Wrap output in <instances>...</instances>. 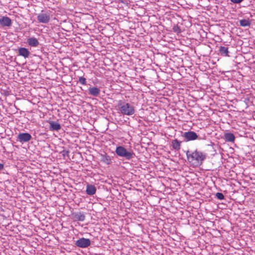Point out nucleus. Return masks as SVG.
I'll return each instance as SVG.
<instances>
[{"label": "nucleus", "mask_w": 255, "mask_h": 255, "mask_svg": "<svg viewBox=\"0 0 255 255\" xmlns=\"http://www.w3.org/2000/svg\"><path fill=\"white\" fill-rule=\"evenodd\" d=\"M186 156L188 161L193 165L198 166L202 164L207 157V154L197 149L194 151L187 150Z\"/></svg>", "instance_id": "1"}, {"label": "nucleus", "mask_w": 255, "mask_h": 255, "mask_svg": "<svg viewBox=\"0 0 255 255\" xmlns=\"http://www.w3.org/2000/svg\"><path fill=\"white\" fill-rule=\"evenodd\" d=\"M118 107L120 113L127 116H131L134 114L135 107L125 101H119L118 104Z\"/></svg>", "instance_id": "2"}, {"label": "nucleus", "mask_w": 255, "mask_h": 255, "mask_svg": "<svg viewBox=\"0 0 255 255\" xmlns=\"http://www.w3.org/2000/svg\"><path fill=\"white\" fill-rule=\"evenodd\" d=\"M115 152L117 155L120 157H124L126 160H130L135 156V153L132 151L127 150L123 146H117Z\"/></svg>", "instance_id": "3"}, {"label": "nucleus", "mask_w": 255, "mask_h": 255, "mask_svg": "<svg viewBox=\"0 0 255 255\" xmlns=\"http://www.w3.org/2000/svg\"><path fill=\"white\" fill-rule=\"evenodd\" d=\"M51 11L50 10H42L41 12L37 14V20L39 23H48L51 19Z\"/></svg>", "instance_id": "4"}, {"label": "nucleus", "mask_w": 255, "mask_h": 255, "mask_svg": "<svg viewBox=\"0 0 255 255\" xmlns=\"http://www.w3.org/2000/svg\"><path fill=\"white\" fill-rule=\"evenodd\" d=\"M91 245V241L89 239L82 238L77 240L75 245L81 248H86Z\"/></svg>", "instance_id": "5"}, {"label": "nucleus", "mask_w": 255, "mask_h": 255, "mask_svg": "<svg viewBox=\"0 0 255 255\" xmlns=\"http://www.w3.org/2000/svg\"><path fill=\"white\" fill-rule=\"evenodd\" d=\"M17 140L23 143L30 141L32 136L30 134L27 132L19 133L17 136Z\"/></svg>", "instance_id": "6"}, {"label": "nucleus", "mask_w": 255, "mask_h": 255, "mask_svg": "<svg viewBox=\"0 0 255 255\" xmlns=\"http://www.w3.org/2000/svg\"><path fill=\"white\" fill-rule=\"evenodd\" d=\"M183 136L185 137L186 141L194 140L199 138L198 135L197 134V133L193 131L185 132H184Z\"/></svg>", "instance_id": "7"}, {"label": "nucleus", "mask_w": 255, "mask_h": 255, "mask_svg": "<svg viewBox=\"0 0 255 255\" xmlns=\"http://www.w3.org/2000/svg\"><path fill=\"white\" fill-rule=\"evenodd\" d=\"M0 24L2 26L9 27L12 24L11 20L7 16H2L0 18Z\"/></svg>", "instance_id": "8"}, {"label": "nucleus", "mask_w": 255, "mask_h": 255, "mask_svg": "<svg viewBox=\"0 0 255 255\" xmlns=\"http://www.w3.org/2000/svg\"><path fill=\"white\" fill-rule=\"evenodd\" d=\"M49 129L51 131H58L61 128L60 124L54 121H49Z\"/></svg>", "instance_id": "9"}, {"label": "nucleus", "mask_w": 255, "mask_h": 255, "mask_svg": "<svg viewBox=\"0 0 255 255\" xmlns=\"http://www.w3.org/2000/svg\"><path fill=\"white\" fill-rule=\"evenodd\" d=\"M18 55L24 58H28L30 54L29 51L26 48L20 47L18 49Z\"/></svg>", "instance_id": "10"}, {"label": "nucleus", "mask_w": 255, "mask_h": 255, "mask_svg": "<svg viewBox=\"0 0 255 255\" xmlns=\"http://www.w3.org/2000/svg\"><path fill=\"white\" fill-rule=\"evenodd\" d=\"M100 90L96 87H90L88 89V94L91 96L98 97L100 95Z\"/></svg>", "instance_id": "11"}, {"label": "nucleus", "mask_w": 255, "mask_h": 255, "mask_svg": "<svg viewBox=\"0 0 255 255\" xmlns=\"http://www.w3.org/2000/svg\"><path fill=\"white\" fill-rule=\"evenodd\" d=\"M97 189L96 187L91 184H88L86 186V192L88 195H93L96 193Z\"/></svg>", "instance_id": "12"}, {"label": "nucleus", "mask_w": 255, "mask_h": 255, "mask_svg": "<svg viewBox=\"0 0 255 255\" xmlns=\"http://www.w3.org/2000/svg\"><path fill=\"white\" fill-rule=\"evenodd\" d=\"M27 42L31 47H37L39 45V42L35 37H30L27 39Z\"/></svg>", "instance_id": "13"}, {"label": "nucleus", "mask_w": 255, "mask_h": 255, "mask_svg": "<svg viewBox=\"0 0 255 255\" xmlns=\"http://www.w3.org/2000/svg\"><path fill=\"white\" fill-rule=\"evenodd\" d=\"M224 138L226 141L234 142L235 140V136L231 132H226L224 134Z\"/></svg>", "instance_id": "14"}, {"label": "nucleus", "mask_w": 255, "mask_h": 255, "mask_svg": "<svg viewBox=\"0 0 255 255\" xmlns=\"http://www.w3.org/2000/svg\"><path fill=\"white\" fill-rule=\"evenodd\" d=\"M101 161L108 165L112 163V158L110 156L107 154H102Z\"/></svg>", "instance_id": "15"}, {"label": "nucleus", "mask_w": 255, "mask_h": 255, "mask_svg": "<svg viewBox=\"0 0 255 255\" xmlns=\"http://www.w3.org/2000/svg\"><path fill=\"white\" fill-rule=\"evenodd\" d=\"M219 52L222 56H229L228 47L225 46H220L219 47Z\"/></svg>", "instance_id": "16"}, {"label": "nucleus", "mask_w": 255, "mask_h": 255, "mask_svg": "<svg viewBox=\"0 0 255 255\" xmlns=\"http://www.w3.org/2000/svg\"><path fill=\"white\" fill-rule=\"evenodd\" d=\"M181 141H179L177 139L173 140L172 141V146L174 149L176 150H179L181 147Z\"/></svg>", "instance_id": "17"}, {"label": "nucleus", "mask_w": 255, "mask_h": 255, "mask_svg": "<svg viewBox=\"0 0 255 255\" xmlns=\"http://www.w3.org/2000/svg\"><path fill=\"white\" fill-rule=\"evenodd\" d=\"M74 218L76 221H84L85 219V215L82 212H78L74 215Z\"/></svg>", "instance_id": "18"}, {"label": "nucleus", "mask_w": 255, "mask_h": 255, "mask_svg": "<svg viewBox=\"0 0 255 255\" xmlns=\"http://www.w3.org/2000/svg\"><path fill=\"white\" fill-rule=\"evenodd\" d=\"M239 22L240 25L243 27L250 26L251 23L249 18L241 19Z\"/></svg>", "instance_id": "19"}, {"label": "nucleus", "mask_w": 255, "mask_h": 255, "mask_svg": "<svg viewBox=\"0 0 255 255\" xmlns=\"http://www.w3.org/2000/svg\"><path fill=\"white\" fill-rule=\"evenodd\" d=\"M216 197L219 200H223L225 198L223 194L220 192H218L216 194Z\"/></svg>", "instance_id": "20"}, {"label": "nucleus", "mask_w": 255, "mask_h": 255, "mask_svg": "<svg viewBox=\"0 0 255 255\" xmlns=\"http://www.w3.org/2000/svg\"><path fill=\"white\" fill-rule=\"evenodd\" d=\"M79 82L80 84L85 85H86V79L83 77H80L79 79Z\"/></svg>", "instance_id": "21"}, {"label": "nucleus", "mask_w": 255, "mask_h": 255, "mask_svg": "<svg viewBox=\"0 0 255 255\" xmlns=\"http://www.w3.org/2000/svg\"><path fill=\"white\" fill-rule=\"evenodd\" d=\"M231 2H232L234 3H240L242 2L244 0H230Z\"/></svg>", "instance_id": "22"}, {"label": "nucleus", "mask_w": 255, "mask_h": 255, "mask_svg": "<svg viewBox=\"0 0 255 255\" xmlns=\"http://www.w3.org/2000/svg\"><path fill=\"white\" fill-rule=\"evenodd\" d=\"M173 31L174 32H177V33L180 32V28L177 26H174L173 27Z\"/></svg>", "instance_id": "23"}, {"label": "nucleus", "mask_w": 255, "mask_h": 255, "mask_svg": "<svg viewBox=\"0 0 255 255\" xmlns=\"http://www.w3.org/2000/svg\"><path fill=\"white\" fill-rule=\"evenodd\" d=\"M4 168L3 164L0 163V171L2 170Z\"/></svg>", "instance_id": "24"}, {"label": "nucleus", "mask_w": 255, "mask_h": 255, "mask_svg": "<svg viewBox=\"0 0 255 255\" xmlns=\"http://www.w3.org/2000/svg\"><path fill=\"white\" fill-rule=\"evenodd\" d=\"M253 116L254 119L255 120V112H254Z\"/></svg>", "instance_id": "25"}]
</instances>
